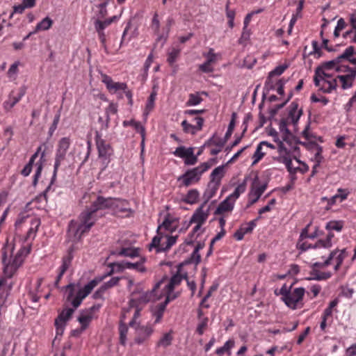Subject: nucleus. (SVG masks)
I'll list each match as a JSON object with an SVG mask.
<instances>
[{
	"label": "nucleus",
	"mask_w": 356,
	"mask_h": 356,
	"mask_svg": "<svg viewBox=\"0 0 356 356\" xmlns=\"http://www.w3.org/2000/svg\"><path fill=\"white\" fill-rule=\"evenodd\" d=\"M102 210L98 204V197L93 200L90 207L80 213L77 220H72L68 225V232L73 234L75 238H80L85 233L88 232L98 220L97 213Z\"/></svg>",
	"instance_id": "1"
},
{
	"label": "nucleus",
	"mask_w": 356,
	"mask_h": 356,
	"mask_svg": "<svg viewBox=\"0 0 356 356\" xmlns=\"http://www.w3.org/2000/svg\"><path fill=\"white\" fill-rule=\"evenodd\" d=\"M41 222L39 218H34L30 222V227L24 236V242L26 245L21 248L15 257H12L10 263L3 268V272L6 276L11 277L17 271L18 268L22 264L24 257L31 252L33 241L35 239Z\"/></svg>",
	"instance_id": "2"
},
{
	"label": "nucleus",
	"mask_w": 356,
	"mask_h": 356,
	"mask_svg": "<svg viewBox=\"0 0 356 356\" xmlns=\"http://www.w3.org/2000/svg\"><path fill=\"white\" fill-rule=\"evenodd\" d=\"M98 204L102 210L111 209L114 216L120 218H127L131 216L133 210L129 207V202L123 199L115 197H105L98 195Z\"/></svg>",
	"instance_id": "3"
},
{
	"label": "nucleus",
	"mask_w": 356,
	"mask_h": 356,
	"mask_svg": "<svg viewBox=\"0 0 356 356\" xmlns=\"http://www.w3.org/2000/svg\"><path fill=\"white\" fill-rule=\"evenodd\" d=\"M354 54L355 47H348L341 55L326 64L327 70H335L337 72L356 70V58Z\"/></svg>",
	"instance_id": "4"
},
{
	"label": "nucleus",
	"mask_w": 356,
	"mask_h": 356,
	"mask_svg": "<svg viewBox=\"0 0 356 356\" xmlns=\"http://www.w3.org/2000/svg\"><path fill=\"white\" fill-rule=\"evenodd\" d=\"M305 293V290L302 287L295 288L291 290V286L287 287L284 284L282 288L277 291H275L276 296H281V300L285 305L291 309H296L301 308L303 303V297Z\"/></svg>",
	"instance_id": "5"
},
{
	"label": "nucleus",
	"mask_w": 356,
	"mask_h": 356,
	"mask_svg": "<svg viewBox=\"0 0 356 356\" xmlns=\"http://www.w3.org/2000/svg\"><path fill=\"white\" fill-rule=\"evenodd\" d=\"M215 159H211L207 162H204L196 168L188 170L185 173L177 178V181L179 183V187H188L193 184L198 183L202 174L207 171L215 163Z\"/></svg>",
	"instance_id": "6"
},
{
	"label": "nucleus",
	"mask_w": 356,
	"mask_h": 356,
	"mask_svg": "<svg viewBox=\"0 0 356 356\" xmlns=\"http://www.w3.org/2000/svg\"><path fill=\"white\" fill-rule=\"evenodd\" d=\"M100 280L94 279L86 284L83 288L76 291V286L74 284H70L66 286L67 293V300L70 301L74 309L79 307L83 300L87 297L92 289L98 284Z\"/></svg>",
	"instance_id": "7"
},
{
	"label": "nucleus",
	"mask_w": 356,
	"mask_h": 356,
	"mask_svg": "<svg viewBox=\"0 0 356 356\" xmlns=\"http://www.w3.org/2000/svg\"><path fill=\"white\" fill-rule=\"evenodd\" d=\"M70 144L71 140L68 137H63L58 141V148L56 149L55 155L54 172L51 179V182L42 193V195L44 196L45 200H47V192L50 190L51 185L54 183V181L56 179L58 168L60 165L61 162L65 160L67 152L70 146Z\"/></svg>",
	"instance_id": "8"
},
{
	"label": "nucleus",
	"mask_w": 356,
	"mask_h": 356,
	"mask_svg": "<svg viewBox=\"0 0 356 356\" xmlns=\"http://www.w3.org/2000/svg\"><path fill=\"white\" fill-rule=\"evenodd\" d=\"M225 174V166L220 165L216 168L210 175V180L203 194L204 204H207L213 197L221 184V180Z\"/></svg>",
	"instance_id": "9"
},
{
	"label": "nucleus",
	"mask_w": 356,
	"mask_h": 356,
	"mask_svg": "<svg viewBox=\"0 0 356 356\" xmlns=\"http://www.w3.org/2000/svg\"><path fill=\"white\" fill-rule=\"evenodd\" d=\"M302 115V109L299 108L297 102L293 101L287 108L286 115L280 120V129L281 131L289 133V126H293L296 129L300 116Z\"/></svg>",
	"instance_id": "10"
},
{
	"label": "nucleus",
	"mask_w": 356,
	"mask_h": 356,
	"mask_svg": "<svg viewBox=\"0 0 356 356\" xmlns=\"http://www.w3.org/2000/svg\"><path fill=\"white\" fill-rule=\"evenodd\" d=\"M316 87L324 93H331L337 86V78L322 70H317L314 77Z\"/></svg>",
	"instance_id": "11"
},
{
	"label": "nucleus",
	"mask_w": 356,
	"mask_h": 356,
	"mask_svg": "<svg viewBox=\"0 0 356 356\" xmlns=\"http://www.w3.org/2000/svg\"><path fill=\"white\" fill-rule=\"evenodd\" d=\"M142 307L136 304V300L131 298L129 302V307L127 309H124L120 317V323H126L127 318H131L129 322V325L131 327H134L136 325L137 320L140 316V312Z\"/></svg>",
	"instance_id": "12"
},
{
	"label": "nucleus",
	"mask_w": 356,
	"mask_h": 356,
	"mask_svg": "<svg viewBox=\"0 0 356 356\" xmlns=\"http://www.w3.org/2000/svg\"><path fill=\"white\" fill-rule=\"evenodd\" d=\"M135 329L134 341L138 345L146 343L154 332V326L151 323L140 325L136 322Z\"/></svg>",
	"instance_id": "13"
},
{
	"label": "nucleus",
	"mask_w": 356,
	"mask_h": 356,
	"mask_svg": "<svg viewBox=\"0 0 356 356\" xmlns=\"http://www.w3.org/2000/svg\"><path fill=\"white\" fill-rule=\"evenodd\" d=\"M181 266H179L177 273L170 278L168 284L165 285L164 289L165 296L177 295L178 297L179 296V293H174V289L181 284L184 279H187V274L181 273Z\"/></svg>",
	"instance_id": "14"
},
{
	"label": "nucleus",
	"mask_w": 356,
	"mask_h": 356,
	"mask_svg": "<svg viewBox=\"0 0 356 356\" xmlns=\"http://www.w3.org/2000/svg\"><path fill=\"white\" fill-rule=\"evenodd\" d=\"M177 298V295H174L173 296L169 295L168 296L165 297L164 302L155 305L152 309V315L153 318L154 319V323H151L152 325H154V326H155V325L161 323L168 304L170 301L175 300Z\"/></svg>",
	"instance_id": "15"
},
{
	"label": "nucleus",
	"mask_w": 356,
	"mask_h": 356,
	"mask_svg": "<svg viewBox=\"0 0 356 356\" xmlns=\"http://www.w3.org/2000/svg\"><path fill=\"white\" fill-rule=\"evenodd\" d=\"M348 254L346 249H336L332 251L327 258L330 266H333L334 272H337L341 266L343 260L348 257Z\"/></svg>",
	"instance_id": "16"
},
{
	"label": "nucleus",
	"mask_w": 356,
	"mask_h": 356,
	"mask_svg": "<svg viewBox=\"0 0 356 356\" xmlns=\"http://www.w3.org/2000/svg\"><path fill=\"white\" fill-rule=\"evenodd\" d=\"M95 142L98 149L99 157L108 161L113 153V149L110 144L106 143V141L102 138L101 134L98 131L96 132Z\"/></svg>",
	"instance_id": "17"
},
{
	"label": "nucleus",
	"mask_w": 356,
	"mask_h": 356,
	"mask_svg": "<svg viewBox=\"0 0 356 356\" xmlns=\"http://www.w3.org/2000/svg\"><path fill=\"white\" fill-rule=\"evenodd\" d=\"M266 183L261 184L257 179H255L252 183L251 190L248 194L249 204L252 205L256 203L266 190Z\"/></svg>",
	"instance_id": "18"
},
{
	"label": "nucleus",
	"mask_w": 356,
	"mask_h": 356,
	"mask_svg": "<svg viewBox=\"0 0 356 356\" xmlns=\"http://www.w3.org/2000/svg\"><path fill=\"white\" fill-rule=\"evenodd\" d=\"M101 79L102 83L105 84L106 89L111 94H115L118 91L127 89V84L126 83L115 82L107 74H102Z\"/></svg>",
	"instance_id": "19"
},
{
	"label": "nucleus",
	"mask_w": 356,
	"mask_h": 356,
	"mask_svg": "<svg viewBox=\"0 0 356 356\" xmlns=\"http://www.w3.org/2000/svg\"><path fill=\"white\" fill-rule=\"evenodd\" d=\"M73 254H72V250L70 249L67 254L64 255L62 258V264L58 268V274L57 275L56 280L55 281V286H58L60 280L62 279L63 275L65 273V272L67 270V269L70 268L72 264V261L73 259Z\"/></svg>",
	"instance_id": "20"
},
{
	"label": "nucleus",
	"mask_w": 356,
	"mask_h": 356,
	"mask_svg": "<svg viewBox=\"0 0 356 356\" xmlns=\"http://www.w3.org/2000/svg\"><path fill=\"white\" fill-rule=\"evenodd\" d=\"M344 74H339L334 78H337V81L341 84V87L343 89H348L353 86V82L356 78V70H350L343 72Z\"/></svg>",
	"instance_id": "21"
},
{
	"label": "nucleus",
	"mask_w": 356,
	"mask_h": 356,
	"mask_svg": "<svg viewBox=\"0 0 356 356\" xmlns=\"http://www.w3.org/2000/svg\"><path fill=\"white\" fill-rule=\"evenodd\" d=\"M205 204H202L197 208L190 220V224H200L204 225L209 217V209H204Z\"/></svg>",
	"instance_id": "22"
},
{
	"label": "nucleus",
	"mask_w": 356,
	"mask_h": 356,
	"mask_svg": "<svg viewBox=\"0 0 356 356\" xmlns=\"http://www.w3.org/2000/svg\"><path fill=\"white\" fill-rule=\"evenodd\" d=\"M179 221L178 219L170 215V213H168L164 218L163 222L162 224L159 225L157 228V233L159 234L160 231L161 232V229H165L166 231H169L170 232H172L176 230V229L178 227Z\"/></svg>",
	"instance_id": "23"
},
{
	"label": "nucleus",
	"mask_w": 356,
	"mask_h": 356,
	"mask_svg": "<svg viewBox=\"0 0 356 356\" xmlns=\"http://www.w3.org/2000/svg\"><path fill=\"white\" fill-rule=\"evenodd\" d=\"M161 283L158 282L155 284L154 287L151 291H146L142 293L138 298H133L136 300V304L143 308V306L147 303L149 301H152L154 299L155 292L160 287Z\"/></svg>",
	"instance_id": "24"
},
{
	"label": "nucleus",
	"mask_w": 356,
	"mask_h": 356,
	"mask_svg": "<svg viewBox=\"0 0 356 356\" xmlns=\"http://www.w3.org/2000/svg\"><path fill=\"white\" fill-rule=\"evenodd\" d=\"M74 312V308H65L59 313L58 317L55 320V326H59V327H58V331L60 329L62 330V327L65 326L66 322L70 320Z\"/></svg>",
	"instance_id": "25"
},
{
	"label": "nucleus",
	"mask_w": 356,
	"mask_h": 356,
	"mask_svg": "<svg viewBox=\"0 0 356 356\" xmlns=\"http://www.w3.org/2000/svg\"><path fill=\"white\" fill-rule=\"evenodd\" d=\"M111 254L134 258L139 256V250L138 249L134 248H115L111 251Z\"/></svg>",
	"instance_id": "26"
},
{
	"label": "nucleus",
	"mask_w": 356,
	"mask_h": 356,
	"mask_svg": "<svg viewBox=\"0 0 356 356\" xmlns=\"http://www.w3.org/2000/svg\"><path fill=\"white\" fill-rule=\"evenodd\" d=\"M96 309L95 306L91 307L89 310L83 312L78 318V321L81 325V330H84L89 325L93 317V312Z\"/></svg>",
	"instance_id": "27"
},
{
	"label": "nucleus",
	"mask_w": 356,
	"mask_h": 356,
	"mask_svg": "<svg viewBox=\"0 0 356 356\" xmlns=\"http://www.w3.org/2000/svg\"><path fill=\"white\" fill-rule=\"evenodd\" d=\"M13 245L12 243H8V242L2 248L1 252V261L3 265V268H6V266H8L10 263L13 254Z\"/></svg>",
	"instance_id": "28"
},
{
	"label": "nucleus",
	"mask_w": 356,
	"mask_h": 356,
	"mask_svg": "<svg viewBox=\"0 0 356 356\" xmlns=\"http://www.w3.org/2000/svg\"><path fill=\"white\" fill-rule=\"evenodd\" d=\"M305 147L314 154L312 159H317L318 161H323V147L315 142H309L304 144Z\"/></svg>",
	"instance_id": "29"
},
{
	"label": "nucleus",
	"mask_w": 356,
	"mask_h": 356,
	"mask_svg": "<svg viewBox=\"0 0 356 356\" xmlns=\"http://www.w3.org/2000/svg\"><path fill=\"white\" fill-rule=\"evenodd\" d=\"M235 201H234L230 197H227L217 207L215 211L216 215H221L225 212L232 211L234 209Z\"/></svg>",
	"instance_id": "30"
},
{
	"label": "nucleus",
	"mask_w": 356,
	"mask_h": 356,
	"mask_svg": "<svg viewBox=\"0 0 356 356\" xmlns=\"http://www.w3.org/2000/svg\"><path fill=\"white\" fill-rule=\"evenodd\" d=\"M279 155L274 158V160L278 163L289 165V163L291 161V154L281 144L278 147Z\"/></svg>",
	"instance_id": "31"
},
{
	"label": "nucleus",
	"mask_w": 356,
	"mask_h": 356,
	"mask_svg": "<svg viewBox=\"0 0 356 356\" xmlns=\"http://www.w3.org/2000/svg\"><path fill=\"white\" fill-rule=\"evenodd\" d=\"M332 273L330 271H323L321 269L312 267L310 271V280H327L331 277Z\"/></svg>",
	"instance_id": "32"
},
{
	"label": "nucleus",
	"mask_w": 356,
	"mask_h": 356,
	"mask_svg": "<svg viewBox=\"0 0 356 356\" xmlns=\"http://www.w3.org/2000/svg\"><path fill=\"white\" fill-rule=\"evenodd\" d=\"M146 261L145 257H140V259L134 263L126 261L122 264V266L124 268L127 269H134L140 273L146 272L147 269L144 266V264Z\"/></svg>",
	"instance_id": "33"
},
{
	"label": "nucleus",
	"mask_w": 356,
	"mask_h": 356,
	"mask_svg": "<svg viewBox=\"0 0 356 356\" xmlns=\"http://www.w3.org/2000/svg\"><path fill=\"white\" fill-rule=\"evenodd\" d=\"M24 93L25 92L22 90L17 96H15L13 95V92H12L10 94L8 100L3 102V108L5 110L8 111L11 110V108L21 100L22 97L24 95Z\"/></svg>",
	"instance_id": "34"
},
{
	"label": "nucleus",
	"mask_w": 356,
	"mask_h": 356,
	"mask_svg": "<svg viewBox=\"0 0 356 356\" xmlns=\"http://www.w3.org/2000/svg\"><path fill=\"white\" fill-rule=\"evenodd\" d=\"M42 151V145L38 147L36 152L31 156L28 163L24 167V168L21 171V175L24 177H28L33 168V163L35 159L38 157L39 154Z\"/></svg>",
	"instance_id": "35"
},
{
	"label": "nucleus",
	"mask_w": 356,
	"mask_h": 356,
	"mask_svg": "<svg viewBox=\"0 0 356 356\" xmlns=\"http://www.w3.org/2000/svg\"><path fill=\"white\" fill-rule=\"evenodd\" d=\"M349 29L343 33V37H352L356 38V14L352 13L348 15Z\"/></svg>",
	"instance_id": "36"
},
{
	"label": "nucleus",
	"mask_w": 356,
	"mask_h": 356,
	"mask_svg": "<svg viewBox=\"0 0 356 356\" xmlns=\"http://www.w3.org/2000/svg\"><path fill=\"white\" fill-rule=\"evenodd\" d=\"M162 238V233L160 231L159 234L157 233V235L152 238V242L148 245V250L152 251L155 249L156 252H164V250H161L162 248H164V243L161 242Z\"/></svg>",
	"instance_id": "37"
},
{
	"label": "nucleus",
	"mask_w": 356,
	"mask_h": 356,
	"mask_svg": "<svg viewBox=\"0 0 356 356\" xmlns=\"http://www.w3.org/2000/svg\"><path fill=\"white\" fill-rule=\"evenodd\" d=\"M264 144H267V141H261L257 145L256 150L252 156V163L251 166L257 165L266 155V152L262 151Z\"/></svg>",
	"instance_id": "38"
},
{
	"label": "nucleus",
	"mask_w": 356,
	"mask_h": 356,
	"mask_svg": "<svg viewBox=\"0 0 356 356\" xmlns=\"http://www.w3.org/2000/svg\"><path fill=\"white\" fill-rule=\"evenodd\" d=\"M173 340V331L164 333L156 343L157 347L167 348L172 344Z\"/></svg>",
	"instance_id": "39"
},
{
	"label": "nucleus",
	"mask_w": 356,
	"mask_h": 356,
	"mask_svg": "<svg viewBox=\"0 0 356 356\" xmlns=\"http://www.w3.org/2000/svg\"><path fill=\"white\" fill-rule=\"evenodd\" d=\"M200 193L197 189H191L183 198V201L188 204H194L197 202Z\"/></svg>",
	"instance_id": "40"
},
{
	"label": "nucleus",
	"mask_w": 356,
	"mask_h": 356,
	"mask_svg": "<svg viewBox=\"0 0 356 356\" xmlns=\"http://www.w3.org/2000/svg\"><path fill=\"white\" fill-rule=\"evenodd\" d=\"M118 113V104L111 102L105 109V129H108L111 120V115H115Z\"/></svg>",
	"instance_id": "41"
},
{
	"label": "nucleus",
	"mask_w": 356,
	"mask_h": 356,
	"mask_svg": "<svg viewBox=\"0 0 356 356\" xmlns=\"http://www.w3.org/2000/svg\"><path fill=\"white\" fill-rule=\"evenodd\" d=\"M118 19L117 16H113L104 20L97 19L95 22V30L104 31L106 27L111 25V23L118 20Z\"/></svg>",
	"instance_id": "42"
},
{
	"label": "nucleus",
	"mask_w": 356,
	"mask_h": 356,
	"mask_svg": "<svg viewBox=\"0 0 356 356\" xmlns=\"http://www.w3.org/2000/svg\"><path fill=\"white\" fill-rule=\"evenodd\" d=\"M234 346V341L233 339H229L227 341L223 346L218 348L216 350V353L218 356H222L225 353H227L229 356L231 355V349Z\"/></svg>",
	"instance_id": "43"
},
{
	"label": "nucleus",
	"mask_w": 356,
	"mask_h": 356,
	"mask_svg": "<svg viewBox=\"0 0 356 356\" xmlns=\"http://www.w3.org/2000/svg\"><path fill=\"white\" fill-rule=\"evenodd\" d=\"M44 157V152L43 151L41 154L40 159L39 160V161H38L35 163L36 170L33 175V183H32L33 186H35L38 184L39 178L41 176L42 171L43 169V163H42V160L43 159Z\"/></svg>",
	"instance_id": "44"
},
{
	"label": "nucleus",
	"mask_w": 356,
	"mask_h": 356,
	"mask_svg": "<svg viewBox=\"0 0 356 356\" xmlns=\"http://www.w3.org/2000/svg\"><path fill=\"white\" fill-rule=\"evenodd\" d=\"M203 57L206 58V61L211 65H213L220 58V55L214 52V49L210 48L208 52L202 54Z\"/></svg>",
	"instance_id": "45"
},
{
	"label": "nucleus",
	"mask_w": 356,
	"mask_h": 356,
	"mask_svg": "<svg viewBox=\"0 0 356 356\" xmlns=\"http://www.w3.org/2000/svg\"><path fill=\"white\" fill-rule=\"evenodd\" d=\"M156 95H157L156 91L153 90L147 99L146 106H145V109L144 111V115H149V113L154 109Z\"/></svg>",
	"instance_id": "46"
},
{
	"label": "nucleus",
	"mask_w": 356,
	"mask_h": 356,
	"mask_svg": "<svg viewBox=\"0 0 356 356\" xmlns=\"http://www.w3.org/2000/svg\"><path fill=\"white\" fill-rule=\"evenodd\" d=\"M194 150L193 147H188L186 148L184 146H179L173 152V154L175 156L181 158V159H186L188 156L192 155V151Z\"/></svg>",
	"instance_id": "47"
},
{
	"label": "nucleus",
	"mask_w": 356,
	"mask_h": 356,
	"mask_svg": "<svg viewBox=\"0 0 356 356\" xmlns=\"http://www.w3.org/2000/svg\"><path fill=\"white\" fill-rule=\"evenodd\" d=\"M53 23V20L51 18L46 17L36 25L33 33H36L40 31H47L51 27Z\"/></svg>",
	"instance_id": "48"
},
{
	"label": "nucleus",
	"mask_w": 356,
	"mask_h": 356,
	"mask_svg": "<svg viewBox=\"0 0 356 356\" xmlns=\"http://www.w3.org/2000/svg\"><path fill=\"white\" fill-rule=\"evenodd\" d=\"M344 226L343 220H330L327 222L325 229L328 231L341 232Z\"/></svg>",
	"instance_id": "49"
},
{
	"label": "nucleus",
	"mask_w": 356,
	"mask_h": 356,
	"mask_svg": "<svg viewBox=\"0 0 356 356\" xmlns=\"http://www.w3.org/2000/svg\"><path fill=\"white\" fill-rule=\"evenodd\" d=\"M201 261V256L198 252L193 250L191 253L190 257L186 259L184 262L179 264L181 267L186 264H194L195 265L198 264Z\"/></svg>",
	"instance_id": "50"
},
{
	"label": "nucleus",
	"mask_w": 356,
	"mask_h": 356,
	"mask_svg": "<svg viewBox=\"0 0 356 356\" xmlns=\"http://www.w3.org/2000/svg\"><path fill=\"white\" fill-rule=\"evenodd\" d=\"M128 333V326L127 323H120L119 325L120 343L125 345L127 341V336Z\"/></svg>",
	"instance_id": "51"
},
{
	"label": "nucleus",
	"mask_w": 356,
	"mask_h": 356,
	"mask_svg": "<svg viewBox=\"0 0 356 356\" xmlns=\"http://www.w3.org/2000/svg\"><path fill=\"white\" fill-rule=\"evenodd\" d=\"M202 98L200 95V92L191 93L188 96V99L186 104L188 106H196L202 102Z\"/></svg>",
	"instance_id": "52"
},
{
	"label": "nucleus",
	"mask_w": 356,
	"mask_h": 356,
	"mask_svg": "<svg viewBox=\"0 0 356 356\" xmlns=\"http://www.w3.org/2000/svg\"><path fill=\"white\" fill-rule=\"evenodd\" d=\"M334 237V234L330 232L326 238L325 240L321 239L318 240L316 243L314 247H323V248H330L332 245V239Z\"/></svg>",
	"instance_id": "53"
},
{
	"label": "nucleus",
	"mask_w": 356,
	"mask_h": 356,
	"mask_svg": "<svg viewBox=\"0 0 356 356\" xmlns=\"http://www.w3.org/2000/svg\"><path fill=\"white\" fill-rule=\"evenodd\" d=\"M150 28L156 35L160 38L161 37L160 34V22L159 20V15L156 13L154 15L152 23L150 24Z\"/></svg>",
	"instance_id": "54"
},
{
	"label": "nucleus",
	"mask_w": 356,
	"mask_h": 356,
	"mask_svg": "<svg viewBox=\"0 0 356 356\" xmlns=\"http://www.w3.org/2000/svg\"><path fill=\"white\" fill-rule=\"evenodd\" d=\"M180 54V49L172 48L168 54V62L170 65L172 66L173 64L176 62L177 58Z\"/></svg>",
	"instance_id": "55"
},
{
	"label": "nucleus",
	"mask_w": 356,
	"mask_h": 356,
	"mask_svg": "<svg viewBox=\"0 0 356 356\" xmlns=\"http://www.w3.org/2000/svg\"><path fill=\"white\" fill-rule=\"evenodd\" d=\"M246 186L245 183L240 184L235 188L234 191L229 195L234 201L238 198L241 194L245 191Z\"/></svg>",
	"instance_id": "56"
},
{
	"label": "nucleus",
	"mask_w": 356,
	"mask_h": 356,
	"mask_svg": "<svg viewBox=\"0 0 356 356\" xmlns=\"http://www.w3.org/2000/svg\"><path fill=\"white\" fill-rule=\"evenodd\" d=\"M314 245L305 241L304 239H298L296 247L298 250L301 251H306L310 248H316L317 247H314Z\"/></svg>",
	"instance_id": "57"
},
{
	"label": "nucleus",
	"mask_w": 356,
	"mask_h": 356,
	"mask_svg": "<svg viewBox=\"0 0 356 356\" xmlns=\"http://www.w3.org/2000/svg\"><path fill=\"white\" fill-rule=\"evenodd\" d=\"M181 125L184 133L191 134L193 135L197 133L193 124H190L186 120H183Z\"/></svg>",
	"instance_id": "58"
},
{
	"label": "nucleus",
	"mask_w": 356,
	"mask_h": 356,
	"mask_svg": "<svg viewBox=\"0 0 356 356\" xmlns=\"http://www.w3.org/2000/svg\"><path fill=\"white\" fill-rule=\"evenodd\" d=\"M131 126H132L135 130L140 134L141 138H145V128L144 126L141 124L140 122H136L135 120H131L130 122Z\"/></svg>",
	"instance_id": "59"
},
{
	"label": "nucleus",
	"mask_w": 356,
	"mask_h": 356,
	"mask_svg": "<svg viewBox=\"0 0 356 356\" xmlns=\"http://www.w3.org/2000/svg\"><path fill=\"white\" fill-rule=\"evenodd\" d=\"M166 238H167V240H166V242L164 243V248H161V250H164V252L170 249L171 247L176 243L178 236H166Z\"/></svg>",
	"instance_id": "60"
},
{
	"label": "nucleus",
	"mask_w": 356,
	"mask_h": 356,
	"mask_svg": "<svg viewBox=\"0 0 356 356\" xmlns=\"http://www.w3.org/2000/svg\"><path fill=\"white\" fill-rule=\"evenodd\" d=\"M209 318L207 317L203 318L201 321L198 323L196 332L202 335L207 327Z\"/></svg>",
	"instance_id": "61"
},
{
	"label": "nucleus",
	"mask_w": 356,
	"mask_h": 356,
	"mask_svg": "<svg viewBox=\"0 0 356 356\" xmlns=\"http://www.w3.org/2000/svg\"><path fill=\"white\" fill-rule=\"evenodd\" d=\"M256 221L257 220H253L250 221L248 223L245 225H243L240 229L243 232V233L248 234L251 233L254 228L256 227Z\"/></svg>",
	"instance_id": "62"
},
{
	"label": "nucleus",
	"mask_w": 356,
	"mask_h": 356,
	"mask_svg": "<svg viewBox=\"0 0 356 356\" xmlns=\"http://www.w3.org/2000/svg\"><path fill=\"white\" fill-rule=\"evenodd\" d=\"M198 70L203 73H210L214 71L213 65L205 62L198 66Z\"/></svg>",
	"instance_id": "63"
},
{
	"label": "nucleus",
	"mask_w": 356,
	"mask_h": 356,
	"mask_svg": "<svg viewBox=\"0 0 356 356\" xmlns=\"http://www.w3.org/2000/svg\"><path fill=\"white\" fill-rule=\"evenodd\" d=\"M108 3L106 1H104L99 4L98 8V19L104 18L107 15V6Z\"/></svg>",
	"instance_id": "64"
}]
</instances>
